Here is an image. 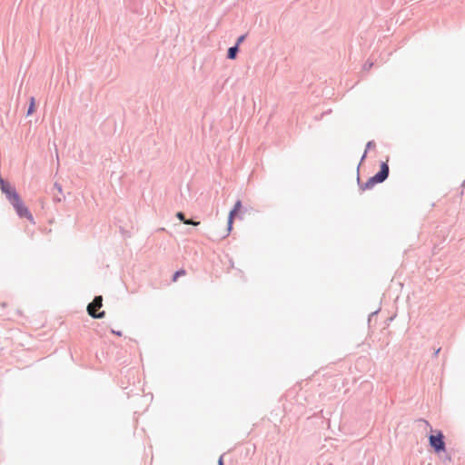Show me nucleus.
Returning a JSON list of instances; mask_svg holds the SVG:
<instances>
[{
    "mask_svg": "<svg viewBox=\"0 0 465 465\" xmlns=\"http://www.w3.org/2000/svg\"><path fill=\"white\" fill-rule=\"evenodd\" d=\"M10 204H12V206L15 210L16 214L20 218H26L29 221H33L32 213L28 210V208L24 204L20 196L16 198V201L10 202Z\"/></svg>",
    "mask_w": 465,
    "mask_h": 465,
    "instance_id": "nucleus-4",
    "label": "nucleus"
},
{
    "mask_svg": "<svg viewBox=\"0 0 465 465\" xmlns=\"http://www.w3.org/2000/svg\"><path fill=\"white\" fill-rule=\"evenodd\" d=\"M373 65L372 63H366L364 65H363V68L364 70H370L371 68V66Z\"/></svg>",
    "mask_w": 465,
    "mask_h": 465,
    "instance_id": "nucleus-17",
    "label": "nucleus"
},
{
    "mask_svg": "<svg viewBox=\"0 0 465 465\" xmlns=\"http://www.w3.org/2000/svg\"><path fill=\"white\" fill-rule=\"evenodd\" d=\"M54 201L61 202V201H62V198H61V197H59V195H54Z\"/></svg>",
    "mask_w": 465,
    "mask_h": 465,
    "instance_id": "nucleus-18",
    "label": "nucleus"
},
{
    "mask_svg": "<svg viewBox=\"0 0 465 465\" xmlns=\"http://www.w3.org/2000/svg\"><path fill=\"white\" fill-rule=\"evenodd\" d=\"M103 306V297L95 296L92 302L87 305V312L94 319H102L105 315V312L102 311L96 312L97 309H100Z\"/></svg>",
    "mask_w": 465,
    "mask_h": 465,
    "instance_id": "nucleus-2",
    "label": "nucleus"
},
{
    "mask_svg": "<svg viewBox=\"0 0 465 465\" xmlns=\"http://www.w3.org/2000/svg\"><path fill=\"white\" fill-rule=\"evenodd\" d=\"M185 274V271L184 270H178L174 272L173 276V281H176L177 278L181 275H183Z\"/></svg>",
    "mask_w": 465,
    "mask_h": 465,
    "instance_id": "nucleus-9",
    "label": "nucleus"
},
{
    "mask_svg": "<svg viewBox=\"0 0 465 465\" xmlns=\"http://www.w3.org/2000/svg\"><path fill=\"white\" fill-rule=\"evenodd\" d=\"M376 313H377V311H376V312H373L371 314V315H374V314H376Z\"/></svg>",
    "mask_w": 465,
    "mask_h": 465,
    "instance_id": "nucleus-24",
    "label": "nucleus"
},
{
    "mask_svg": "<svg viewBox=\"0 0 465 465\" xmlns=\"http://www.w3.org/2000/svg\"><path fill=\"white\" fill-rule=\"evenodd\" d=\"M218 465H223V456H221L218 460Z\"/></svg>",
    "mask_w": 465,
    "mask_h": 465,
    "instance_id": "nucleus-19",
    "label": "nucleus"
},
{
    "mask_svg": "<svg viewBox=\"0 0 465 465\" xmlns=\"http://www.w3.org/2000/svg\"><path fill=\"white\" fill-rule=\"evenodd\" d=\"M8 183L7 181L4 180L2 177H0V189L2 190L3 187H5Z\"/></svg>",
    "mask_w": 465,
    "mask_h": 465,
    "instance_id": "nucleus-16",
    "label": "nucleus"
},
{
    "mask_svg": "<svg viewBox=\"0 0 465 465\" xmlns=\"http://www.w3.org/2000/svg\"><path fill=\"white\" fill-rule=\"evenodd\" d=\"M429 442L430 447L433 449V450L436 453H440L441 451H444L446 449L445 441H444V435L442 431L438 430L435 435L430 434L429 436Z\"/></svg>",
    "mask_w": 465,
    "mask_h": 465,
    "instance_id": "nucleus-3",
    "label": "nucleus"
},
{
    "mask_svg": "<svg viewBox=\"0 0 465 465\" xmlns=\"http://www.w3.org/2000/svg\"><path fill=\"white\" fill-rule=\"evenodd\" d=\"M54 189L57 190V192L62 194L63 193V189H62V185L58 183H54Z\"/></svg>",
    "mask_w": 465,
    "mask_h": 465,
    "instance_id": "nucleus-14",
    "label": "nucleus"
},
{
    "mask_svg": "<svg viewBox=\"0 0 465 465\" xmlns=\"http://www.w3.org/2000/svg\"><path fill=\"white\" fill-rule=\"evenodd\" d=\"M176 217H177L181 222H183H183H185V219H186V218H185V215H184V213H183V212H178V213H176Z\"/></svg>",
    "mask_w": 465,
    "mask_h": 465,
    "instance_id": "nucleus-12",
    "label": "nucleus"
},
{
    "mask_svg": "<svg viewBox=\"0 0 465 465\" xmlns=\"http://www.w3.org/2000/svg\"><path fill=\"white\" fill-rule=\"evenodd\" d=\"M390 168L386 162L381 163L380 171L370 177L366 183H361L360 176H357L358 185L361 191L371 190L377 183H383L389 176Z\"/></svg>",
    "mask_w": 465,
    "mask_h": 465,
    "instance_id": "nucleus-1",
    "label": "nucleus"
},
{
    "mask_svg": "<svg viewBox=\"0 0 465 465\" xmlns=\"http://www.w3.org/2000/svg\"><path fill=\"white\" fill-rule=\"evenodd\" d=\"M238 53H239V47L237 46V45H234L228 48L227 58L230 60H233L236 58Z\"/></svg>",
    "mask_w": 465,
    "mask_h": 465,
    "instance_id": "nucleus-7",
    "label": "nucleus"
},
{
    "mask_svg": "<svg viewBox=\"0 0 465 465\" xmlns=\"http://www.w3.org/2000/svg\"><path fill=\"white\" fill-rule=\"evenodd\" d=\"M440 348H438V349L434 351L433 356H434V357L438 356V354L440 353Z\"/></svg>",
    "mask_w": 465,
    "mask_h": 465,
    "instance_id": "nucleus-20",
    "label": "nucleus"
},
{
    "mask_svg": "<svg viewBox=\"0 0 465 465\" xmlns=\"http://www.w3.org/2000/svg\"><path fill=\"white\" fill-rule=\"evenodd\" d=\"M245 37H246V35H240V36L238 37V39H237V41H236L235 45H237V46L239 47V45H240L244 41Z\"/></svg>",
    "mask_w": 465,
    "mask_h": 465,
    "instance_id": "nucleus-13",
    "label": "nucleus"
},
{
    "mask_svg": "<svg viewBox=\"0 0 465 465\" xmlns=\"http://www.w3.org/2000/svg\"><path fill=\"white\" fill-rule=\"evenodd\" d=\"M184 224H191L193 226H197L200 224V222H194L192 219H185V222H183Z\"/></svg>",
    "mask_w": 465,
    "mask_h": 465,
    "instance_id": "nucleus-10",
    "label": "nucleus"
},
{
    "mask_svg": "<svg viewBox=\"0 0 465 465\" xmlns=\"http://www.w3.org/2000/svg\"><path fill=\"white\" fill-rule=\"evenodd\" d=\"M112 332H113V333H114V334H116L117 336H122V332H121V331H114V330H113V331H112Z\"/></svg>",
    "mask_w": 465,
    "mask_h": 465,
    "instance_id": "nucleus-22",
    "label": "nucleus"
},
{
    "mask_svg": "<svg viewBox=\"0 0 465 465\" xmlns=\"http://www.w3.org/2000/svg\"><path fill=\"white\" fill-rule=\"evenodd\" d=\"M423 422L426 423L427 426H430L429 422L427 420H421Z\"/></svg>",
    "mask_w": 465,
    "mask_h": 465,
    "instance_id": "nucleus-23",
    "label": "nucleus"
},
{
    "mask_svg": "<svg viewBox=\"0 0 465 465\" xmlns=\"http://www.w3.org/2000/svg\"><path fill=\"white\" fill-rule=\"evenodd\" d=\"M366 155H367V151H364V153L361 158V163L365 159Z\"/></svg>",
    "mask_w": 465,
    "mask_h": 465,
    "instance_id": "nucleus-21",
    "label": "nucleus"
},
{
    "mask_svg": "<svg viewBox=\"0 0 465 465\" xmlns=\"http://www.w3.org/2000/svg\"><path fill=\"white\" fill-rule=\"evenodd\" d=\"M236 214H237V213L233 209H232L230 211L229 215H228V221H227V233L224 237L228 236L230 232L232 231L233 218Z\"/></svg>",
    "mask_w": 465,
    "mask_h": 465,
    "instance_id": "nucleus-6",
    "label": "nucleus"
},
{
    "mask_svg": "<svg viewBox=\"0 0 465 465\" xmlns=\"http://www.w3.org/2000/svg\"><path fill=\"white\" fill-rule=\"evenodd\" d=\"M374 145H375V143L373 141L368 142L367 144H366L365 151H368L369 149L372 148Z\"/></svg>",
    "mask_w": 465,
    "mask_h": 465,
    "instance_id": "nucleus-15",
    "label": "nucleus"
},
{
    "mask_svg": "<svg viewBox=\"0 0 465 465\" xmlns=\"http://www.w3.org/2000/svg\"><path fill=\"white\" fill-rule=\"evenodd\" d=\"M242 207V202L240 200H238L235 203H234V206H233V210L238 213L240 211Z\"/></svg>",
    "mask_w": 465,
    "mask_h": 465,
    "instance_id": "nucleus-11",
    "label": "nucleus"
},
{
    "mask_svg": "<svg viewBox=\"0 0 465 465\" xmlns=\"http://www.w3.org/2000/svg\"><path fill=\"white\" fill-rule=\"evenodd\" d=\"M1 191L5 194V197L9 203L12 201H16V198L20 196L15 188L12 187L9 183L5 187H3Z\"/></svg>",
    "mask_w": 465,
    "mask_h": 465,
    "instance_id": "nucleus-5",
    "label": "nucleus"
},
{
    "mask_svg": "<svg viewBox=\"0 0 465 465\" xmlns=\"http://www.w3.org/2000/svg\"><path fill=\"white\" fill-rule=\"evenodd\" d=\"M35 110V97H30V103L27 108L26 116L31 115Z\"/></svg>",
    "mask_w": 465,
    "mask_h": 465,
    "instance_id": "nucleus-8",
    "label": "nucleus"
}]
</instances>
